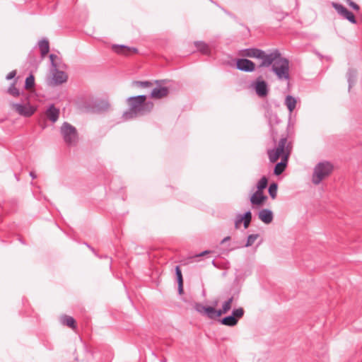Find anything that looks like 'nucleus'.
<instances>
[{
  "label": "nucleus",
  "mask_w": 362,
  "mask_h": 362,
  "mask_svg": "<svg viewBox=\"0 0 362 362\" xmlns=\"http://www.w3.org/2000/svg\"><path fill=\"white\" fill-rule=\"evenodd\" d=\"M67 75L63 71L57 69V66L54 68V73L52 74V80L54 85H60L67 81Z\"/></svg>",
  "instance_id": "13"
},
{
  "label": "nucleus",
  "mask_w": 362,
  "mask_h": 362,
  "mask_svg": "<svg viewBox=\"0 0 362 362\" xmlns=\"http://www.w3.org/2000/svg\"><path fill=\"white\" fill-rule=\"evenodd\" d=\"M346 2L353 9L356 11L359 10V6L356 4L355 2L352 1L351 0H346Z\"/></svg>",
  "instance_id": "37"
},
{
  "label": "nucleus",
  "mask_w": 362,
  "mask_h": 362,
  "mask_svg": "<svg viewBox=\"0 0 362 362\" xmlns=\"http://www.w3.org/2000/svg\"><path fill=\"white\" fill-rule=\"evenodd\" d=\"M160 362H167V359H166V358H163L160 361Z\"/></svg>",
  "instance_id": "48"
},
{
  "label": "nucleus",
  "mask_w": 362,
  "mask_h": 362,
  "mask_svg": "<svg viewBox=\"0 0 362 362\" xmlns=\"http://www.w3.org/2000/svg\"><path fill=\"white\" fill-rule=\"evenodd\" d=\"M243 222L241 214H238L235 219V228H238L240 224Z\"/></svg>",
  "instance_id": "36"
},
{
  "label": "nucleus",
  "mask_w": 362,
  "mask_h": 362,
  "mask_svg": "<svg viewBox=\"0 0 362 362\" xmlns=\"http://www.w3.org/2000/svg\"><path fill=\"white\" fill-rule=\"evenodd\" d=\"M259 234H251L249 235L247 239V242L245 244V247H250L252 246L255 240L258 238Z\"/></svg>",
  "instance_id": "30"
},
{
  "label": "nucleus",
  "mask_w": 362,
  "mask_h": 362,
  "mask_svg": "<svg viewBox=\"0 0 362 362\" xmlns=\"http://www.w3.org/2000/svg\"><path fill=\"white\" fill-rule=\"evenodd\" d=\"M38 45L40 49L41 55L44 57L49 50V42L47 39H43L38 42Z\"/></svg>",
  "instance_id": "20"
},
{
  "label": "nucleus",
  "mask_w": 362,
  "mask_h": 362,
  "mask_svg": "<svg viewBox=\"0 0 362 362\" xmlns=\"http://www.w3.org/2000/svg\"><path fill=\"white\" fill-rule=\"evenodd\" d=\"M56 57H57V56H56L55 54H51L49 55V59H50L51 62H52V66L54 68H56V66H57V64H56L54 63V58H56Z\"/></svg>",
  "instance_id": "40"
},
{
  "label": "nucleus",
  "mask_w": 362,
  "mask_h": 362,
  "mask_svg": "<svg viewBox=\"0 0 362 362\" xmlns=\"http://www.w3.org/2000/svg\"><path fill=\"white\" fill-rule=\"evenodd\" d=\"M286 142L287 139L283 137L279 140L276 148L267 151L269 159L271 163H275L280 157L282 158L286 154L289 155V152L285 148Z\"/></svg>",
  "instance_id": "5"
},
{
  "label": "nucleus",
  "mask_w": 362,
  "mask_h": 362,
  "mask_svg": "<svg viewBox=\"0 0 362 362\" xmlns=\"http://www.w3.org/2000/svg\"><path fill=\"white\" fill-rule=\"evenodd\" d=\"M47 117L53 123L56 122L59 116V109L56 107L54 104H51L46 110Z\"/></svg>",
  "instance_id": "14"
},
{
  "label": "nucleus",
  "mask_w": 362,
  "mask_h": 362,
  "mask_svg": "<svg viewBox=\"0 0 362 362\" xmlns=\"http://www.w3.org/2000/svg\"><path fill=\"white\" fill-rule=\"evenodd\" d=\"M233 301V296L229 298L227 300H226L223 303L222 308L218 310V313H220L222 315L228 313L231 308V305H232Z\"/></svg>",
  "instance_id": "22"
},
{
  "label": "nucleus",
  "mask_w": 362,
  "mask_h": 362,
  "mask_svg": "<svg viewBox=\"0 0 362 362\" xmlns=\"http://www.w3.org/2000/svg\"><path fill=\"white\" fill-rule=\"evenodd\" d=\"M332 6L336 10L338 14H339L344 18L348 20L350 23L353 24H356L357 23L356 19L353 13L349 11L343 5L339 3L332 2Z\"/></svg>",
  "instance_id": "8"
},
{
  "label": "nucleus",
  "mask_w": 362,
  "mask_h": 362,
  "mask_svg": "<svg viewBox=\"0 0 362 362\" xmlns=\"http://www.w3.org/2000/svg\"><path fill=\"white\" fill-rule=\"evenodd\" d=\"M112 49L117 54H124V55L129 54V53L130 52H132L134 53H136L138 52V49L135 47H127V46L123 45H113Z\"/></svg>",
  "instance_id": "16"
},
{
  "label": "nucleus",
  "mask_w": 362,
  "mask_h": 362,
  "mask_svg": "<svg viewBox=\"0 0 362 362\" xmlns=\"http://www.w3.org/2000/svg\"><path fill=\"white\" fill-rule=\"evenodd\" d=\"M35 86V78L33 74H30L25 79V88L29 89Z\"/></svg>",
  "instance_id": "28"
},
{
  "label": "nucleus",
  "mask_w": 362,
  "mask_h": 362,
  "mask_svg": "<svg viewBox=\"0 0 362 362\" xmlns=\"http://www.w3.org/2000/svg\"><path fill=\"white\" fill-rule=\"evenodd\" d=\"M231 315L238 321L244 315V310L243 308L233 309Z\"/></svg>",
  "instance_id": "29"
},
{
  "label": "nucleus",
  "mask_w": 362,
  "mask_h": 362,
  "mask_svg": "<svg viewBox=\"0 0 362 362\" xmlns=\"http://www.w3.org/2000/svg\"><path fill=\"white\" fill-rule=\"evenodd\" d=\"M280 119H279L278 116L276 114L271 113L269 117V125H272L274 124L279 123Z\"/></svg>",
  "instance_id": "32"
},
{
  "label": "nucleus",
  "mask_w": 362,
  "mask_h": 362,
  "mask_svg": "<svg viewBox=\"0 0 362 362\" xmlns=\"http://www.w3.org/2000/svg\"><path fill=\"white\" fill-rule=\"evenodd\" d=\"M194 46L197 49L199 52L205 55H210L211 49L208 44L203 41H196L194 42Z\"/></svg>",
  "instance_id": "18"
},
{
  "label": "nucleus",
  "mask_w": 362,
  "mask_h": 362,
  "mask_svg": "<svg viewBox=\"0 0 362 362\" xmlns=\"http://www.w3.org/2000/svg\"><path fill=\"white\" fill-rule=\"evenodd\" d=\"M178 284V293L179 294L183 293V282H177Z\"/></svg>",
  "instance_id": "41"
},
{
  "label": "nucleus",
  "mask_w": 362,
  "mask_h": 362,
  "mask_svg": "<svg viewBox=\"0 0 362 362\" xmlns=\"http://www.w3.org/2000/svg\"><path fill=\"white\" fill-rule=\"evenodd\" d=\"M268 185V179L263 176L257 183V192H263V190L267 187Z\"/></svg>",
  "instance_id": "26"
},
{
  "label": "nucleus",
  "mask_w": 362,
  "mask_h": 362,
  "mask_svg": "<svg viewBox=\"0 0 362 362\" xmlns=\"http://www.w3.org/2000/svg\"><path fill=\"white\" fill-rule=\"evenodd\" d=\"M169 93L167 87H156L154 88L151 92V97L152 98L160 99L165 97Z\"/></svg>",
  "instance_id": "15"
},
{
  "label": "nucleus",
  "mask_w": 362,
  "mask_h": 362,
  "mask_svg": "<svg viewBox=\"0 0 362 362\" xmlns=\"http://www.w3.org/2000/svg\"><path fill=\"white\" fill-rule=\"evenodd\" d=\"M11 105L18 115L25 117L32 116L36 111V107L31 105L30 103H12Z\"/></svg>",
  "instance_id": "7"
},
{
  "label": "nucleus",
  "mask_w": 362,
  "mask_h": 362,
  "mask_svg": "<svg viewBox=\"0 0 362 362\" xmlns=\"http://www.w3.org/2000/svg\"><path fill=\"white\" fill-rule=\"evenodd\" d=\"M236 68L244 72H252L255 70V64L247 59L241 58L236 61Z\"/></svg>",
  "instance_id": "9"
},
{
  "label": "nucleus",
  "mask_w": 362,
  "mask_h": 362,
  "mask_svg": "<svg viewBox=\"0 0 362 362\" xmlns=\"http://www.w3.org/2000/svg\"><path fill=\"white\" fill-rule=\"evenodd\" d=\"M205 315L211 320L216 319L221 316L220 313H218V310H216L214 308L211 306H207L206 311L205 312Z\"/></svg>",
  "instance_id": "23"
},
{
  "label": "nucleus",
  "mask_w": 362,
  "mask_h": 362,
  "mask_svg": "<svg viewBox=\"0 0 362 362\" xmlns=\"http://www.w3.org/2000/svg\"><path fill=\"white\" fill-rule=\"evenodd\" d=\"M250 222H251V221H250V220L244 219V220H243L242 223H243L244 228H247L250 224Z\"/></svg>",
  "instance_id": "42"
},
{
  "label": "nucleus",
  "mask_w": 362,
  "mask_h": 362,
  "mask_svg": "<svg viewBox=\"0 0 362 362\" xmlns=\"http://www.w3.org/2000/svg\"><path fill=\"white\" fill-rule=\"evenodd\" d=\"M16 75V71H11L6 76V80H11L13 79Z\"/></svg>",
  "instance_id": "39"
},
{
  "label": "nucleus",
  "mask_w": 362,
  "mask_h": 362,
  "mask_svg": "<svg viewBox=\"0 0 362 362\" xmlns=\"http://www.w3.org/2000/svg\"><path fill=\"white\" fill-rule=\"evenodd\" d=\"M86 245H87V246H88L90 250H91V251H92L93 252H94V253L95 254V250H94L93 247H90V245H88V244H86Z\"/></svg>",
  "instance_id": "46"
},
{
  "label": "nucleus",
  "mask_w": 362,
  "mask_h": 362,
  "mask_svg": "<svg viewBox=\"0 0 362 362\" xmlns=\"http://www.w3.org/2000/svg\"><path fill=\"white\" fill-rule=\"evenodd\" d=\"M278 185L276 182L272 183L268 189L270 197L274 199L277 195Z\"/></svg>",
  "instance_id": "27"
},
{
  "label": "nucleus",
  "mask_w": 362,
  "mask_h": 362,
  "mask_svg": "<svg viewBox=\"0 0 362 362\" xmlns=\"http://www.w3.org/2000/svg\"><path fill=\"white\" fill-rule=\"evenodd\" d=\"M259 219L265 224H269L272 222L274 214L272 210L269 209H262L258 213Z\"/></svg>",
  "instance_id": "12"
},
{
  "label": "nucleus",
  "mask_w": 362,
  "mask_h": 362,
  "mask_svg": "<svg viewBox=\"0 0 362 362\" xmlns=\"http://www.w3.org/2000/svg\"><path fill=\"white\" fill-rule=\"evenodd\" d=\"M175 275L177 282H183L182 274L180 266H176L175 267Z\"/></svg>",
  "instance_id": "34"
},
{
  "label": "nucleus",
  "mask_w": 362,
  "mask_h": 362,
  "mask_svg": "<svg viewBox=\"0 0 362 362\" xmlns=\"http://www.w3.org/2000/svg\"><path fill=\"white\" fill-rule=\"evenodd\" d=\"M30 176L33 178V179H35L37 177V175L35 173V172L33 171H31L30 172Z\"/></svg>",
  "instance_id": "44"
},
{
  "label": "nucleus",
  "mask_w": 362,
  "mask_h": 362,
  "mask_svg": "<svg viewBox=\"0 0 362 362\" xmlns=\"http://www.w3.org/2000/svg\"><path fill=\"white\" fill-rule=\"evenodd\" d=\"M136 85H138L141 88H146L151 86L153 83L150 81H135L134 82Z\"/></svg>",
  "instance_id": "35"
},
{
  "label": "nucleus",
  "mask_w": 362,
  "mask_h": 362,
  "mask_svg": "<svg viewBox=\"0 0 362 362\" xmlns=\"http://www.w3.org/2000/svg\"><path fill=\"white\" fill-rule=\"evenodd\" d=\"M194 308L198 313L205 315V312L206 311L207 306L203 305L201 303H197L194 306Z\"/></svg>",
  "instance_id": "33"
},
{
  "label": "nucleus",
  "mask_w": 362,
  "mask_h": 362,
  "mask_svg": "<svg viewBox=\"0 0 362 362\" xmlns=\"http://www.w3.org/2000/svg\"><path fill=\"white\" fill-rule=\"evenodd\" d=\"M333 170V165L328 161L318 163L313 169L312 182L314 185H319L324 179L327 177Z\"/></svg>",
  "instance_id": "3"
},
{
  "label": "nucleus",
  "mask_w": 362,
  "mask_h": 362,
  "mask_svg": "<svg viewBox=\"0 0 362 362\" xmlns=\"http://www.w3.org/2000/svg\"><path fill=\"white\" fill-rule=\"evenodd\" d=\"M219 322L221 325L228 327H234L238 324V320L232 315L223 317Z\"/></svg>",
  "instance_id": "19"
},
{
  "label": "nucleus",
  "mask_w": 362,
  "mask_h": 362,
  "mask_svg": "<svg viewBox=\"0 0 362 362\" xmlns=\"http://www.w3.org/2000/svg\"><path fill=\"white\" fill-rule=\"evenodd\" d=\"M239 55L244 57L255 58L262 60L259 67L272 66V71L279 80H289V62L282 57L278 49L267 53L258 48H247L239 51Z\"/></svg>",
  "instance_id": "1"
},
{
  "label": "nucleus",
  "mask_w": 362,
  "mask_h": 362,
  "mask_svg": "<svg viewBox=\"0 0 362 362\" xmlns=\"http://www.w3.org/2000/svg\"><path fill=\"white\" fill-rule=\"evenodd\" d=\"M268 197L264 194V192L255 191L250 198L252 206H261L267 200Z\"/></svg>",
  "instance_id": "11"
},
{
  "label": "nucleus",
  "mask_w": 362,
  "mask_h": 362,
  "mask_svg": "<svg viewBox=\"0 0 362 362\" xmlns=\"http://www.w3.org/2000/svg\"><path fill=\"white\" fill-rule=\"evenodd\" d=\"M60 134L67 146H74L76 145L78 132L75 127L67 122H64L60 127Z\"/></svg>",
  "instance_id": "4"
},
{
  "label": "nucleus",
  "mask_w": 362,
  "mask_h": 362,
  "mask_svg": "<svg viewBox=\"0 0 362 362\" xmlns=\"http://www.w3.org/2000/svg\"><path fill=\"white\" fill-rule=\"evenodd\" d=\"M286 16H287V14H284V13H282V14H281V16L280 19H283V18H284Z\"/></svg>",
  "instance_id": "47"
},
{
  "label": "nucleus",
  "mask_w": 362,
  "mask_h": 362,
  "mask_svg": "<svg viewBox=\"0 0 362 362\" xmlns=\"http://www.w3.org/2000/svg\"><path fill=\"white\" fill-rule=\"evenodd\" d=\"M145 95L129 97L127 99L129 108L122 115L124 120L144 116L149 113L153 109V104L151 102H146Z\"/></svg>",
  "instance_id": "2"
},
{
  "label": "nucleus",
  "mask_w": 362,
  "mask_h": 362,
  "mask_svg": "<svg viewBox=\"0 0 362 362\" xmlns=\"http://www.w3.org/2000/svg\"><path fill=\"white\" fill-rule=\"evenodd\" d=\"M92 107L96 112H105L110 110L111 105L107 99H96L93 102Z\"/></svg>",
  "instance_id": "10"
},
{
  "label": "nucleus",
  "mask_w": 362,
  "mask_h": 362,
  "mask_svg": "<svg viewBox=\"0 0 362 362\" xmlns=\"http://www.w3.org/2000/svg\"><path fill=\"white\" fill-rule=\"evenodd\" d=\"M250 86L255 90L258 97L261 98L267 97L269 93L268 84L262 76H258L251 83Z\"/></svg>",
  "instance_id": "6"
},
{
  "label": "nucleus",
  "mask_w": 362,
  "mask_h": 362,
  "mask_svg": "<svg viewBox=\"0 0 362 362\" xmlns=\"http://www.w3.org/2000/svg\"><path fill=\"white\" fill-rule=\"evenodd\" d=\"M241 217H242L243 220L247 219V220L251 221L252 220V213L250 211H247L245 213H244L243 214H241Z\"/></svg>",
  "instance_id": "38"
},
{
  "label": "nucleus",
  "mask_w": 362,
  "mask_h": 362,
  "mask_svg": "<svg viewBox=\"0 0 362 362\" xmlns=\"http://www.w3.org/2000/svg\"><path fill=\"white\" fill-rule=\"evenodd\" d=\"M61 322L63 325H65L71 328H75L76 321L74 317L68 315H64L61 317Z\"/></svg>",
  "instance_id": "25"
},
{
  "label": "nucleus",
  "mask_w": 362,
  "mask_h": 362,
  "mask_svg": "<svg viewBox=\"0 0 362 362\" xmlns=\"http://www.w3.org/2000/svg\"><path fill=\"white\" fill-rule=\"evenodd\" d=\"M212 264H213L214 265H215V262H214V260H213V261H212Z\"/></svg>",
  "instance_id": "49"
},
{
  "label": "nucleus",
  "mask_w": 362,
  "mask_h": 362,
  "mask_svg": "<svg viewBox=\"0 0 362 362\" xmlns=\"http://www.w3.org/2000/svg\"><path fill=\"white\" fill-rule=\"evenodd\" d=\"M288 162V154L284 155L283 158H281V160L279 163H277L274 169V174L276 175H281L284 170L286 167Z\"/></svg>",
  "instance_id": "17"
},
{
  "label": "nucleus",
  "mask_w": 362,
  "mask_h": 362,
  "mask_svg": "<svg viewBox=\"0 0 362 362\" xmlns=\"http://www.w3.org/2000/svg\"><path fill=\"white\" fill-rule=\"evenodd\" d=\"M8 93L15 97L20 95V90L12 83L8 89Z\"/></svg>",
  "instance_id": "31"
},
{
  "label": "nucleus",
  "mask_w": 362,
  "mask_h": 362,
  "mask_svg": "<svg viewBox=\"0 0 362 362\" xmlns=\"http://www.w3.org/2000/svg\"><path fill=\"white\" fill-rule=\"evenodd\" d=\"M347 81L349 83V90L354 85L356 78V71L353 69H349L347 72Z\"/></svg>",
  "instance_id": "21"
},
{
  "label": "nucleus",
  "mask_w": 362,
  "mask_h": 362,
  "mask_svg": "<svg viewBox=\"0 0 362 362\" xmlns=\"http://www.w3.org/2000/svg\"><path fill=\"white\" fill-rule=\"evenodd\" d=\"M285 105H286L288 111L292 112L296 107V100L291 95H287L285 100Z\"/></svg>",
  "instance_id": "24"
},
{
  "label": "nucleus",
  "mask_w": 362,
  "mask_h": 362,
  "mask_svg": "<svg viewBox=\"0 0 362 362\" xmlns=\"http://www.w3.org/2000/svg\"><path fill=\"white\" fill-rule=\"evenodd\" d=\"M210 252H210V251H209V250H204V251H203L202 252H201V253H199V254L197 255H196V257H202V256H204V255H206V254H209V253H210Z\"/></svg>",
  "instance_id": "43"
},
{
  "label": "nucleus",
  "mask_w": 362,
  "mask_h": 362,
  "mask_svg": "<svg viewBox=\"0 0 362 362\" xmlns=\"http://www.w3.org/2000/svg\"><path fill=\"white\" fill-rule=\"evenodd\" d=\"M230 239V236H227V237L224 238L222 240L221 243H226V242L228 241Z\"/></svg>",
  "instance_id": "45"
}]
</instances>
